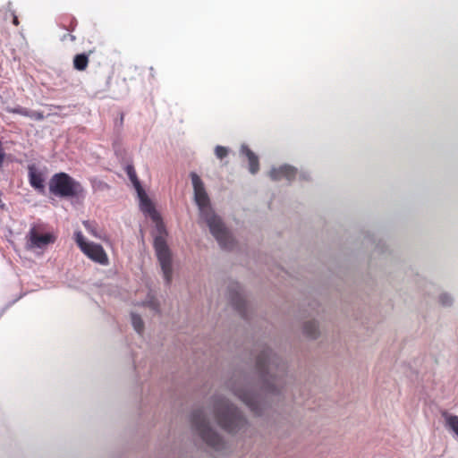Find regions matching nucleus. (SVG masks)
Returning a JSON list of instances; mask_svg holds the SVG:
<instances>
[{"instance_id": "nucleus-1", "label": "nucleus", "mask_w": 458, "mask_h": 458, "mask_svg": "<svg viewBox=\"0 0 458 458\" xmlns=\"http://www.w3.org/2000/svg\"><path fill=\"white\" fill-rule=\"evenodd\" d=\"M191 179L194 190V200L199 207L200 218L207 223L210 233L218 242L221 248L225 250L232 249L233 240L221 218L212 210L202 180L193 172L191 173Z\"/></svg>"}, {"instance_id": "nucleus-2", "label": "nucleus", "mask_w": 458, "mask_h": 458, "mask_svg": "<svg viewBox=\"0 0 458 458\" xmlns=\"http://www.w3.org/2000/svg\"><path fill=\"white\" fill-rule=\"evenodd\" d=\"M256 369L261 380V389L266 394H277L284 383V364L268 348L258 356Z\"/></svg>"}, {"instance_id": "nucleus-3", "label": "nucleus", "mask_w": 458, "mask_h": 458, "mask_svg": "<svg viewBox=\"0 0 458 458\" xmlns=\"http://www.w3.org/2000/svg\"><path fill=\"white\" fill-rule=\"evenodd\" d=\"M214 412L217 424L227 432H236L246 425L245 418L227 400H217L214 405Z\"/></svg>"}, {"instance_id": "nucleus-4", "label": "nucleus", "mask_w": 458, "mask_h": 458, "mask_svg": "<svg viewBox=\"0 0 458 458\" xmlns=\"http://www.w3.org/2000/svg\"><path fill=\"white\" fill-rule=\"evenodd\" d=\"M49 191L61 198L81 197L84 188L66 173L55 174L49 181Z\"/></svg>"}, {"instance_id": "nucleus-5", "label": "nucleus", "mask_w": 458, "mask_h": 458, "mask_svg": "<svg viewBox=\"0 0 458 458\" xmlns=\"http://www.w3.org/2000/svg\"><path fill=\"white\" fill-rule=\"evenodd\" d=\"M158 234L154 239V248L167 284L172 280V256L166 243V231L162 222L157 223Z\"/></svg>"}, {"instance_id": "nucleus-6", "label": "nucleus", "mask_w": 458, "mask_h": 458, "mask_svg": "<svg viewBox=\"0 0 458 458\" xmlns=\"http://www.w3.org/2000/svg\"><path fill=\"white\" fill-rule=\"evenodd\" d=\"M191 424L208 445L216 450H221L224 447L223 439L209 427L203 411L198 410L192 413Z\"/></svg>"}, {"instance_id": "nucleus-7", "label": "nucleus", "mask_w": 458, "mask_h": 458, "mask_svg": "<svg viewBox=\"0 0 458 458\" xmlns=\"http://www.w3.org/2000/svg\"><path fill=\"white\" fill-rule=\"evenodd\" d=\"M55 241L56 236L53 233L46 232L43 225H33L26 234V249L43 250Z\"/></svg>"}, {"instance_id": "nucleus-8", "label": "nucleus", "mask_w": 458, "mask_h": 458, "mask_svg": "<svg viewBox=\"0 0 458 458\" xmlns=\"http://www.w3.org/2000/svg\"><path fill=\"white\" fill-rule=\"evenodd\" d=\"M75 242L81 250L92 261L100 265L108 264L107 254L100 244L86 242L81 232L75 233Z\"/></svg>"}, {"instance_id": "nucleus-9", "label": "nucleus", "mask_w": 458, "mask_h": 458, "mask_svg": "<svg viewBox=\"0 0 458 458\" xmlns=\"http://www.w3.org/2000/svg\"><path fill=\"white\" fill-rule=\"evenodd\" d=\"M234 394L238 396L250 409L256 414L261 413V401L259 394H254L249 388L234 390Z\"/></svg>"}, {"instance_id": "nucleus-10", "label": "nucleus", "mask_w": 458, "mask_h": 458, "mask_svg": "<svg viewBox=\"0 0 458 458\" xmlns=\"http://www.w3.org/2000/svg\"><path fill=\"white\" fill-rule=\"evenodd\" d=\"M297 174V170L291 165H281L277 168H272L269 172V176L273 181H280L285 179L293 181Z\"/></svg>"}, {"instance_id": "nucleus-11", "label": "nucleus", "mask_w": 458, "mask_h": 458, "mask_svg": "<svg viewBox=\"0 0 458 458\" xmlns=\"http://www.w3.org/2000/svg\"><path fill=\"white\" fill-rule=\"evenodd\" d=\"M230 301L234 309L245 317L246 302L241 293V287L238 284H233L230 288Z\"/></svg>"}, {"instance_id": "nucleus-12", "label": "nucleus", "mask_w": 458, "mask_h": 458, "mask_svg": "<svg viewBox=\"0 0 458 458\" xmlns=\"http://www.w3.org/2000/svg\"><path fill=\"white\" fill-rule=\"evenodd\" d=\"M29 181L30 185L43 193L45 190L44 178L42 174L38 172L34 167L29 168Z\"/></svg>"}, {"instance_id": "nucleus-13", "label": "nucleus", "mask_w": 458, "mask_h": 458, "mask_svg": "<svg viewBox=\"0 0 458 458\" xmlns=\"http://www.w3.org/2000/svg\"><path fill=\"white\" fill-rule=\"evenodd\" d=\"M241 153L245 155L248 158L250 172L251 174H256L259 169V162L258 157L246 145L242 146Z\"/></svg>"}, {"instance_id": "nucleus-14", "label": "nucleus", "mask_w": 458, "mask_h": 458, "mask_svg": "<svg viewBox=\"0 0 458 458\" xmlns=\"http://www.w3.org/2000/svg\"><path fill=\"white\" fill-rule=\"evenodd\" d=\"M92 51H89L88 54H77L73 57V68L77 71L82 72L85 71L89 63V55Z\"/></svg>"}, {"instance_id": "nucleus-15", "label": "nucleus", "mask_w": 458, "mask_h": 458, "mask_svg": "<svg viewBox=\"0 0 458 458\" xmlns=\"http://www.w3.org/2000/svg\"><path fill=\"white\" fill-rule=\"evenodd\" d=\"M140 199V206L141 209L145 213H148L152 216L153 219H157V214L150 201V199L148 198V196L145 194L144 191L141 189L140 194H139Z\"/></svg>"}, {"instance_id": "nucleus-16", "label": "nucleus", "mask_w": 458, "mask_h": 458, "mask_svg": "<svg viewBox=\"0 0 458 458\" xmlns=\"http://www.w3.org/2000/svg\"><path fill=\"white\" fill-rule=\"evenodd\" d=\"M442 416L445 420V427L458 437V416L450 414L446 411L442 412Z\"/></svg>"}, {"instance_id": "nucleus-17", "label": "nucleus", "mask_w": 458, "mask_h": 458, "mask_svg": "<svg viewBox=\"0 0 458 458\" xmlns=\"http://www.w3.org/2000/svg\"><path fill=\"white\" fill-rule=\"evenodd\" d=\"M303 333L306 336L315 339L318 335V325L315 321L306 322L303 326Z\"/></svg>"}, {"instance_id": "nucleus-18", "label": "nucleus", "mask_w": 458, "mask_h": 458, "mask_svg": "<svg viewBox=\"0 0 458 458\" xmlns=\"http://www.w3.org/2000/svg\"><path fill=\"white\" fill-rule=\"evenodd\" d=\"M126 173H127L130 180L133 183L134 187L136 188L138 193L140 194L141 186H140V182H139V180L137 178L134 167L132 165H128L126 167Z\"/></svg>"}, {"instance_id": "nucleus-19", "label": "nucleus", "mask_w": 458, "mask_h": 458, "mask_svg": "<svg viewBox=\"0 0 458 458\" xmlns=\"http://www.w3.org/2000/svg\"><path fill=\"white\" fill-rule=\"evenodd\" d=\"M131 323L134 327V329L139 333L141 334L144 329V323L140 318V316L132 313L131 314Z\"/></svg>"}, {"instance_id": "nucleus-20", "label": "nucleus", "mask_w": 458, "mask_h": 458, "mask_svg": "<svg viewBox=\"0 0 458 458\" xmlns=\"http://www.w3.org/2000/svg\"><path fill=\"white\" fill-rule=\"evenodd\" d=\"M66 20L62 23V27L68 31H74L78 25L77 20L72 16L68 17Z\"/></svg>"}, {"instance_id": "nucleus-21", "label": "nucleus", "mask_w": 458, "mask_h": 458, "mask_svg": "<svg viewBox=\"0 0 458 458\" xmlns=\"http://www.w3.org/2000/svg\"><path fill=\"white\" fill-rule=\"evenodd\" d=\"M6 9L8 10V12H10V17L12 19L13 24L15 25V26H18L20 24L19 19H18L16 13H15V10L13 7L12 2H8L7 3Z\"/></svg>"}, {"instance_id": "nucleus-22", "label": "nucleus", "mask_w": 458, "mask_h": 458, "mask_svg": "<svg viewBox=\"0 0 458 458\" xmlns=\"http://www.w3.org/2000/svg\"><path fill=\"white\" fill-rule=\"evenodd\" d=\"M215 154L217 158L223 159L228 155V149L223 146H216L215 148Z\"/></svg>"}, {"instance_id": "nucleus-23", "label": "nucleus", "mask_w": 458, "mask_h": 458, "mask_svg": "<svg viewBox=\"0 0 458 458\" xmlns=\"http://www.w3.org/2000/svg\"><path fill=\"white\" fill-rule=\"evenodd\" d=\"M8 112L9 113H13V114H21L22 116H28L29 117V114H30V110L25 108V107H15V108H12V109H8Z\"/></svg>"}, {"instance_id": "nucleus-24", "label": "nucleus", "mask_w": 458, "mask_h": 458, "mask_svg": "<svg viewBox=\"0 0 458 458\" xmlns=\"http://www.w3.org/2000/svg\"><path fill=\"white\" fill-rule=\"evenodd\" d=\"M29 117L34 119V120H37V121H40V120H43L44 119V114L42 112H38V111H30V114H29Z\"/></svg>"}, {"instance_id": "nucleus-25", "label": "nucleus", "mask_w": 458, "mask_h": 458, "mask_svg": "<svg viewBox=\"0 0 458 458\" xmlns=\"http://www.w3.org/2000/svg\"><path fill=\"white\" fill-rule=\"evenodd\" d=\"M4 159H5V152H4V149L3 148L2 141L0 140V168L4 165Z\"/></svg>"}, {"instance_id": "nucleus-26", "label": "nucleus", "mask_w": 458, "mask_h": 458, "mask_svg": "<svg viewBox=\"0 0 458 458\" xmlns=\"http://www.w3.org/2000/svg\"><path fill=\"white\" fill-rule=\"evenodd\" d=\"M61 39L63 41H64L66 39H70L72 42H74L76 40V37L70 33V34L64 35Z\"/></svg>"}, {"instance_id": "nucleus-27", "label": "nucleus", "mask_w": 458, "mask_h": 458, "mask_svg": "<svg viewBox=\"0 0 458 458\" xmlns=\"http://www.w3.org/2000/svg\"><path fill=\"white\" fill-rule=\"evenodd\" d=\"M2 12H4V17L5 20L11 18L10 17V12H8V10L6 9V5L4 6L2 9H1Z\"/></svg>"}, {"instance_id": "nucleus-28", "label": "nucleus", "mask_w": 458, "mask_h": 458, "mask_svg": "<svg viewBox=\"0 0 458 458\" xmlns=\"http://www.w3.org/2000/svg\"><path fill=\"white\" fill-rule=\"evenodd\" d=\"M83 225H84L85 228H86L89 232H91L94 235H96V234L93 233V231H92V227H91V224H90L89 221L84 222V223H83Z\"/></svg>"}, {"instance_id": "nucleus-29", "label": "nucleus", "mask_w": 458, "mask_h": 458, "mask_svg": "<svg viewBox=\"0 0 458 458\" xmlns=\"http://www.w3.org/2000/svg\"><path fill=\"white\" fill-rule=\"evenodd\" d=\"M441 302L443 305H448L450 303V301L446 296H443L441 297Z\"/></svg>"}, {"instance_id": "nucleus-30", "label": "nucleus", "mask_w": 458, "mask_h": 458, "mask_svg": "<svg viewBox=\"0 0 458 458\" xmlns=\"http://www.w3.org/2000/svg\"><path fill=\"white\" fill-rule=\"evenodd\" d=\"M148 306L151 307L152 310L157 311V304L155 301H149Z\"/></svg>"}]
</instances>
